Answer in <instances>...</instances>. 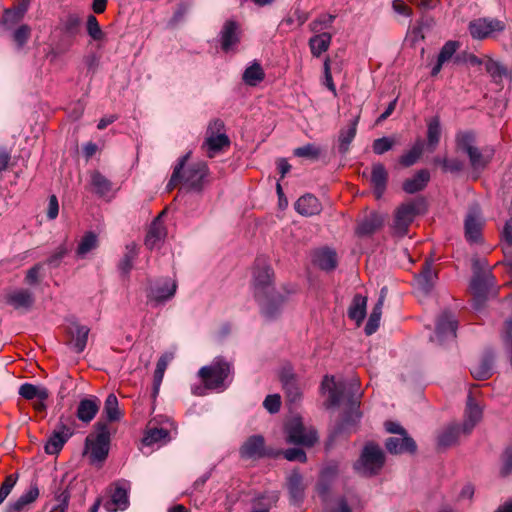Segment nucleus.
<instances>
[{"label":"nucleus","mask_w":512,"mask_h":512,"mask_svg":"<svg viewBox=\"0 0 512 512\" xmlns=\"http://www.w3.org/2000/svg\"><path fill=\"white\" fill-rule=\"evenodd\" d=\"M394 145L395 140L393 138L384 136L373 141L372 150L376 155H383L390 151Z\"/></svg>","instance_id":"obj_61"},{"label":"nucleus","mask_w":512,"mask_h":512,"mask_svg":"<svg viewBox=\"0 0 512 512\" xmlns=\"http://www.w3.org/2000/svg\"><path fill=\"white\" fill-rule=\"evenodd\" d=\"M457 152L468 157L473 172L481 174L491 163L495 150L492 146L478 147L477 135L473 130H459L455 134Z\"/></svg>","instance_id":"obj_2"},{"label":"nucleus","mask_w":512,"mask_h":512,"mask_svg":"<svg viewBox=\"0 0 512 512\" xmlns=\"http://www.w3.org/2000/svg\"><path fill=\"white\" fill-rule=\"evenodd\" d=\"M72 435L73 430L64 423L63 416H61L56 429L50 435L44 446L45 452L49 455L58 454Z\"/></svg>","instance_id":"obj_16"},{"label":"nucleus","mask_w":512,"mask_h":512,"mask_svg":"<svg viewBox=\"0 0 512 512\" xmlns=\"http://www.w3.org/2000/svg\"><path fill=\"white\" fill-rule=\"evenodd\" d=\"M103 414L109 422L119 421L122 413L119 410V402L115 394L110 393L104 403Z\"/></svg>","instance_id":"obj_50"},{"label":"nucleus","mask_w":512,"mask_h":512,"mask_svg":"<svg viewBox=\"0 0 512 512\" xmlns=\"http://www.w3.org/2000/svg\"><path fill=\"white\" fill-rule=\"evenodd\" d=\"M286 442L289 444L312 447L318 440L313 430L306 431L301 417H293L284 428Z\"/></svg>","instance_id":"obj_8"},{"label":"nucleus","mask_w":512,"mask_h":512,"mask_svg":"<svg viewBox=\"0 0 512 512\" xmlns=\"http://www.w3.org/2000/svg\"><path fill=\"white\" fill-rule=\"evenodd\" d=\"M82 18L76 13H69L59 21L58 29L67 38L73 39L81 34Z\"/></svg>","instance_id":"obj_31"},{"label":"nucleus","mask_w":512,"mask_h":512,"mask_svg":"<svg viewBox=\"0 0 512 512\" xmlns=\"http://www.w3.org/2000/svg\"><path fill=\"white\" fill-rule=\"evenodd\" d=\"M441 166L444 172L459 173L464 169V162L458 158H443Z\"/></svg>","instance_id":"obj_64"},{"label":"nucleus","mask_w":512,"mask_h":512,"mask_svg":"<svg viewBox=\"0 0 512 512\" xmlns=\"http://www.w3.org/2000/svg\"><path fill=\"white\" fill-rule=\"evenodd\" d=\"M436 25L435 18L427 13H422L412 29L413 42L423 41L425 34L433 30Z\"/></svg>","instance_id":"obj_36"},{"label":"nucleus","mask_w":512,"mask_h":512,"mask_svg":"<svg viewBox=\"0 0 512 512\" xmlns=\"http://www.w3.org/2000/svg\"><path fill=\"white\" fill-rule=\"evenodd\" d=\"M335 15L332 14H321L316 19L310 22L309 29L313 33H322L323 29H328L332 27V24L335 20Z\"/></svg>","instance_id":"obj_56"},{"label":"nucleus","mask_w":512,"mask_h":512,"mask_svg":"<svg viewBox=\"0 0 512 512\" xmlns=\"http://www.w3.org/2000/svg\"><path fill=\"white\" fill-rule=\"evenodd\" d=\"M424 145L425 143L423 140H416L411 149L399 157V163L403 167H410L414 165L421 157L424 150Z\"/></svg>","instance_id":"obj_48"},{"label":"nucleus","mask_w":512,"mask_h":512,"mask_svg":"<svg viewBox=\"0 0 512 512\" xmlns=\"http://www.w3.org/2000/svg\"><path fill=\"white\" fill-rule=\"evenodd\" d=\"M312 262L323 271H332L338 265L337 253L329 247L316 249L312 254Z\"/></svg>","instance_id":"obj_23"},{"label":"nucleus","mask_w":512,"mask_h":512,"mask_svg":"<svg viewBox=\"0 0 512 512\" xmlns=\"http://www.w3.org/2000/svg\"><path fill=\"white\" fill-rule=\"evenodd\" d=\"M501 467H500V475L501 477H507L512 473V445L507 446L500 457Z\"/></svg>","instance_id":"obj_60"},{"label":"nucleus","mask_w":512,"mask_h":512,"mask_svg":"<svg viewBox=\"0 0 512 512\" xmlns=\"http://www.w3.org/2000/svg\"><path fill=\"white\" fill-rule=\"evenodd\" d=\"M293 154L296 157L317 160L321 154V149L313 143H308L304 146L294 149Z\"/></svg>","instance_id":"obj_58"},{"label":"nucleus","mask_w":512,"mask_h":512,"mask_svg":"<svg viewBox=\"0 0 512 512\" xmlns=\"http://www.w3.org/2000/svg\"><path fill=\"white\" fill-rule=\"evenodd\" d=\"M321 388L328 391V408L340 405L345 392V384L343 382L336 383L334 376L326 375L321 383Z\"/></svg>","instance_id":"obj_26"},{"label":"nucleus","mask_w":512,"mask_h":512,"mask_svg":"<svg viewBox=\"0 0 512 512\" xmlns=\"http://www.w3.org/2000/svg\"><path fill=\"white\" fill-rule=\"evenodd\" d=\"M465 236L467 241L476 243L481 239L482 223L473 214H468L465 219Z\"/></svg>","instance_id":"obj_46"},{"label":"nucleus","mask_w":512,"mask_h":512,"mask_svg":"<svg viewBox=\"0 0 512 512\" xmlns=\"http://www.w3.org/2000/svg\"><path fill=\"white\" fill-rule=\"evenodd\" d=\"M139 254V248L135 242L125 246V253L118 263V269L122 275H128L133 268V261Z\"/></svg>","instance_id":"obj_41"},{"label":"nucleus","mask_w":512,"mask_h":512,"mask_svg":"<svg viewBox=\"0 0 512 512\" xmlns=\"http://www.w3.org/2000/svg\"><path fill=\"white\" fill-rule=\"evenodd\" d=\"M233 373V366L223 356H217L213 361L206 366H203L198 371V376L201 378L204 387H195L192 389L193 394L201 396L204 395V390H225L232 379H229Z\"/></svg>","instance_id":"obj_3"},{"label":"nucleus","mask_w":512,"mask_h":512,"mask_svg":"<svg viewBox=\"0 0 512 512\" xmlns=\"http://www.w3.org/2000/svg\"><path fill=\"white\" fill-rule=\"evenodd\" d=\"M97 246V235L94 232L89 231L86 232L82 237L80 243L78 244L76 253L79 257H84L87 253L95 249Z\"/></svg>","instance_id":"obj_54"},{"label":"nucleus","mask_w":512,"mask_h":512,"mask_svg":"<svg viewBox=\"0 0 512 512\" xmlns=\"http://www.w3.org/2000/svg\"><path fill=\"white\" fill-rule=\"evenodd\" d=\"M500 337L507 357L512 364V313L511 316L504 321Z\"/></svg>","instance_id":"obj_53"},{"label":"nucleus","mask_w":512,"mask_h":512,"mask_svg":"<svg viewBox=\"0 0 512 512\" xmlns=\"http://www.w3.org/2000/svg\"><path fill=\"white\" fill-rule=\"evenodd\" d=\"M382 306H383V298L380 297L377 303L374 305L372 312L368 318V321L365 325L364 331L366 335L374 334L380 325V319L382 315Z\"/></svg>","instance_id":"obj_51"},{"label":"nucleus","mask_w":512,"mask_h":512,"mask_svg":"<svg viewBox=\"0 0 512 512\" xmlns=\"http://www.w3.org/2000/svg\"><path fill=\"white\" fill-rule=\"evenodd\" d=\"M295 210L302 216H313L321 212V204L317 197L307 193L301 196L294 204Z\"/></svg>","instance_id":"obj_33"},{"label":"nucleus","mask_w":512,"mask_h":512,"mask_svg":"<svg viewBox=\"0 0 512 512\" xmlns=\"http://www.w3.org/2000/svg\"><path fill=\"white\" fill-rule=\"evenodd\" d=\"M385 460V454L380 446L374 442H369L363 447L354 468L363 476L372 477L380 473L385 465Z\"/></svg>","instance_id":"obj_6"},{"label":"nucleus","mask_w":512,"mask_h":512,"mask_svg":"<svg viewBox=\"0 0 512 512\" xmlns=\"http://www.w3.org/2000/svg\"><path fill=\"white\" fill-rule=\"evenodd\" d=\"M129 487L127 483H116L112 492L111 499L104 503V509L107 512L124 511L129 507Z\"/></svg>","instance_id":"obj_20"},{"label":"nucleus","mask_w":512,"mask_h":512,"mask_svg":"<svg viewBox=\"0 0 512 512\" xmlns=\"http://www.w3.org/2000/svg\"><path fill=\"white\" fill-rule=\"evenodd\" d=\"M170 441V432L164 428L150 427L148 426L142 442L146 446H152L154 444H166Z\"/></svg>","instance_id":"obj_40"},{"label":"nucleus","mask_w":512,"mask_h":512,"mask_svg":"<svg viewBox=\"0 0 512 512\" xmlns=\"http://www.w3.org/2000/svg\"><path fill=\"white\" fill-rule=\"evenodd\" d=\"M370 183L376 199H381L387 189L388 172L382 163L372 165Z\"/></svg>","instance_id":"obj_24"},{"label":"nucleus","mask_w":512,"mask_h":512,"mask_svg":"<svg viewBox=\"0 0 512 512\" xmlns=\"http://www.w3.org/2000/svg\"><path fill=\"white\" fill-rule=\"evenodd\" d=\"M434 257L435 253L432 251L429 256L425 258L420 272L415 275L417 287L425 295H428L432 292L438 279V272L433 269V264L435 261Z\"/></svg>","instance_id":"obj_14"},{"label":"nucleus","mask_w":512,"mask_h":512,"mask_svg":"<svg viewBox=\"0 0 512 512\" xmlns=\"http://www.w3.org/2000/svg\"><path fill=\"white\" fill-rule=\"evenodd\" d=\"M385 216L379 212L372 211L366 214L355 228V233L359 237H367L374 234L384 225Z\"/></svg>","instance_id":"obj_21"},{"label":"nucleus","mask_w":512,"mask_h":512,"mask_svg":"<svg viewBox=\"0 0 512 512\" xmlns=\"http://www.w3.org/2000/svg\"><path fill=\"white\" fill-rule=\"evenodd\" d=\"M162 212L150 224L145 236L144 244L149 250H153L160 242H162L167 234L166 228L162 221Z\"/></svg>","instance_id":"obj_27"},{"label":"nucleus","mask_w":512,"mask_h":512,"mask_svg":"<svg viewBox=\"0 0 512 512\" xmlns=\"http://www.w3.org/2000/svg\"><path fill=\"white\" fill-rule=\"evenodd\" d=\"M177 288L176 280L169 277L159 278L147 288V302L153 307L164 305L175 296Z\"/></svg>","instance_id":"obj_7"},{"label":"nucleus","mask_w":512,"mask_h":512,"mask_svg":"<svg viewBox=\"0 0 512 512\" xmlns=\"http://www.w3.org/2000/svg\"><path fill=\"white\" fill-rule=\"evenodd\" d=\"M230 143V139L225 133L217 135L206 134L205 140L202 144V149L205 150L206 155L209 158H214L224 148H228Z\"/></svg>","instance_id":"obj_29"},{"label":"nucleus","mask_w":512,"mask_h":512,"mask_svg":"<svg viewBox=\"0 0 512 512\" xmlns=\"http://www.w3.org/2000/svg\"><path fill=\"white\" fill-rule=\"evenodd\" d=\"M242 30L240 24L233 20H226L219 32V44L224 53H234L241 42Z\"/></svg>","instance_id":"obj_13"},{"label":"nucleus","mask_w":512,"mask_h":512,"mask_svg":"<svg viewBox=\"0 0 512 512\" xmlns=\"http://www.w3.org/2000/svg\"><path fill=\"white\" fill-rule=\"evenodd\" d=\"M385 448L391 454H414L417 444L411 436L389 437L385 441Z\"/></svg>","instance_id":"obj_25"},{"label":"nucleus","mask_w":512,"mask_h":512,"mask_svg":"<svg viewBox=\"0 0 512 512\" xmlns=\"http://www.w3.org/2000/svg\"><path fill=\"white\" fill-rule=\"evenodd\" d=\"M460 428L457 424L446 426L437 436V446L439 448H448L454 445L459 437Z\"/></svg>","instance_id":"obj_43"},{"label":"nucleus","mask_w":512,"mask_h":512,"mask_svg":"<svg viewBox=\"0 0 512 512\" xmlns=\"http://www.w3.org/2000/svg\"><path fill=\"white\" fill-rule=\"evenodd\" d=\"M331 41L332 34L328 32L315 33L308 42L312 56L320 57L322 53L329 49Z\"/></svg>","instance_id":"obj_38"},{"label":"nucleus","mask_w":512,"mask_h":512,"mask_svg":"<svg viewBox=\"0 0 512 512\" xmlns=\"http://www.w3.org/2000/svg\"><path fill=\"white\" fill-rule=\"evenodd\" d=\"M427 209V201L423 196H417L401 203L394 211L391 224L392 235L399 238L405 237L415 218L419 215H424Z\"/></svg>","instance_id":"obj_4"},{"label":"nucleus","mask_w":512,"mask_h":512,"mask_svg":"<svg viewBox=\"0 0 512 512\" xmlns=\"http://www.w3.org/2000/svg\"><path fill=\"white\" fill-rule=\"evenodd\" d=\"M243 459H259L266 455L265 439L262 435H252L246 439L239 449Z\"/></svg>","instance_id":"obj_22"},{"label":"nucleus","mask_w":512,"mask_h":512,"mask_svg":"<svg viewBox=\"0 0 512 512\" xmlns=\"http://www.w3.org/2000/svg\"><path fill=\"white\" fill-rule=\"evenodd\" d=\"M190 157V152L186 153L185 155L181 156L176 165L174 166L171 178L169 182L167 183L166 189L167 191L173 190L176 185L180 182H182V170L184 169L187 160Z\"/></svg>","instance_id":"obj_55"},{"label":"nucleus","mask_w":512,"mask_h":512,"mask_svg":"<svg viewBox=\"0 0 512 512\" xmlns=\"http://www.w3.org/2000/svg\"><path fill=\"white\" fill-rule=\"evenodd\" d=\"M209 174V168L206 162L199 161L188 166L182 171V182L190 191L200 193L205 185Z\"/></svg>","instance_id":"obj_12"},{"label":"nucleus","mask_w":512,"mask_h":512,"mask_svg":"<svg viewBox=\"0 0 512 512\" xmlns=\"http://www.w3.org/2000/svg\"><path fill=\"white\" fill-rule=\"evenodd\" d=\"M86 31H87V34L94 41H101L105 38V33L102 31L97 18L93 14H89L87 16Z\"/></svg>","instance_id":"obj_57"},{"label":"nucleus","mask_w":512,"mask_h":512,"mask_svg":"<svg viewBox=\"0 0 512 512\" xmlns=\"http://www.w3.org/2000/svg\"><path fill=\"white\" fill-rule=\"evenodd\" d=\"M488 264L485 259L475 258L472 261L473 277L470 288L473 294L488 295L489 288L493 285L494 276L490 271H485Z\"/></svg>","instance_id":"obj_10"},{"label":"nucleus","mask_w":512,"mask_h":512,"mask_svg":"<svg viewBox=\"0 0 512 512\" xmlns=\"http://www.w3.org/2000/svg\"><path fill=\"white\" fill-rule=\"evenodd\" d=\"M367 297L361 294L354 295L351 305L348 308V317L360 325L366 316Z\"/></svg>","instance_id":"obj_39"},{"label":"nucleus","mask_w":512,"mask_h":512,"mask_svg":"<svg viewBox=\"0 0 512 512\" xmlns=\"http://www.w3.org/2000/svg\"><path fill=\"white\" fill-rule=\"evenodd\" d=\"M65 331L68 336L66 344L77 354L82 353L87 345L90 328L81 324L75 317L67 319Z\"/></svg>","instance_id":"obj_11"},{"label":"nucleus","mask_w":512,"mask_h":512,"mask_svg":"<svg viewBox=\"0 0 512 512\" xmlns=\"http://www.w3.org/2000/svg\"><path fill=\"white\" fill-rule=\"evenodd\" d=\"M361 418V413L358 410H350L345 412L340 423H338L333 434L340 435L349 431L350 427L354 426Z\"/></svg>","instance_id":"obj_52"},{"label":"nucleus","mask_w":512,"mask_h":512,"mask_svg":"<svg viewBox=\"0 0 512 512\" xmlns=\"http://www.w3.org/2000/svg\"><path fill=\"white\" fill-rule=\"evenodd\" d=\"M286 488L291 505L300 506L305 499L304 478L299 470H293L286 478Z\"/></svg>","instance_id":"obj_17"},{"label":"nucleus","mask_w":512,"mask_h":512,"mask_svg":"<svg viewBox=\"0 0 512 512\" xmlns=\"http://www.w3.org/2000/svg\"><path fill=\"white\" fill-rule=\"evenodd\" d=\"M427 123V148L429 151L433 152L438 146L441 134L442 127L440 117L435 115L426 121Z\"/></svg>","instance_id":"obj_37"},{"label":"nucleus","mask_w":512,"mask_h":512,"mask_svg":"<svg viewBox=\"0 0 512 512\" xmlns=\"http://www.w3.org/2000/svg\"><path fill=\"white\" fill-rule=\"evenodd\" d=\"M19 395L26 400H33L35 398L44 401L49 397V391L45 387H39L31 383H24L19 387Z\"/></svg>","instance_id":"obj_44"},{"label":"nucleus","mask_w":512,"mask_h":512,"mask_svg":"<svg viewBox=\"0 0 512 512\" xmlns=\"http://www.w3.org/2000/svg\"><path fill=\"white\" fill-rule=\"evenodd\" d=\"M485 69L495 83H500L503 78L512 80V70L499 61L489 59L485 63Z\"/></svg>","instance_id":"obj_42"},{"label":"nucleus","mask_w":512,"mask_h":512,"mask_svg":"<svg viewBox=\"0 0 512 512\" xmlns=\"http://www.w3.org/2000/svg\"><path fill=\"white\" fill-rule=\"evenodd\" d=\"M466 419L463 424V431L465 433H470L474 428L476 423L480 421L482 417V410L480 406L475 402L472 394L469 393L467 397V407H466Z\"/></svg>","instance_id":"obj_35"},{"label":"nucleus","mask_w":512,"mask_h":512,"mask_svg":"<svg viewBox=\"0 0 512 512\" xmlns=\"http://www.w3.org/2000/svg\"><path fill=\"white\" fill-rule=\"evenodd\" d=\"M91 185L95 194L101 197L108 194L112 189V182L97 170L91 173Z\"/></svg>","instance_id":"obj_49"},{"label":"nucleus","mask_w":512,"mask_h":512,"mask_svg":"<svg viewBox=\"0 0 512 512\" xmlns=\"http://www.w3.org/2000/svg\"><path fill=\"white\" fill-rule=\"evenodd\" d=\"M359 116L352 119L347 128H342L338 136V152L341 155H346L349 151L351 142L354 140L357 133V125Z\"/></svg>","instance_id":"obj_34"},{"label":"nucleus","mask_w":512,"mask_h":512,"mask_svg":"<svg viewBox=\"0 0 512 512\" xmlns=\"http://www.w3.org/2000/svg\"><path fill=\"white\" fill-rule=\"evenodd\" d=\"M18 480V474H10L6 476L4 482L0 487V504L4 502L7 496L11 493L13 487Z\"/></svg>","instance_id":"obj_63"},{"label":"nucleus","mask_w":512,"mask_h":512,"mask_svg":"<svg viewBox=\"0 0 512 512\" xmlns=\"http://www.w3.org/2000/svg\"><path fill=\"white\" fill-rule=\"evenodd\" d=\"M495 354L489 349L486 350L480 362L471 368L472 376L477 380H487L494 373Z\"/></svg>","instance_id":"obj_28"},{"label":"nucleus","mask_w":512,"mask_h":512,"mask_svg":"<svg viewBox=\"0 0 512 512\" xmlns=\"http://www.w3.org/2000/svg\"><path fill=\"white\" fill-rule=\"evenodd\" d=\"M100 408V401L97 397L82 399L77 407L76 416L83 423L91 422Z\"/></svg>","instance_id":"obj_32"},{"label":"nucleus","mask_w":512,"mask_h":512,"mask_svg":"<svg viewBox=\"0 0 512 512\" xmlns=\"http://www.w3.org/2000/svg\"><path fill=\"white\" fill-rule=\"evenodd\" d=\"M457 328L458 321L450 312L444 311L438 317L435 326V335L439 343H443L447 339H454L456 337Z\"/></svg>","instance_id":"obj_19"},{"label":"nucleus","mask_w":512,"mask_h":512,"mask_svg":"<svg viewBox=\"0 0 512 512\" xmlns=\"http://www.w3.org/2000/svg\"><path fill=\"white\" fill-rule=\"evenodd\" d=\"M460 44L458 41L449 40L447 41L443 47L441 48L437 59L440 61V63H445L448 60H450L457 49L459 48Z\"/></svg>","instance_id":"obj_62"},{"label":"nucleus","mask_w":512,"mask_h":512,"mask_svg":"<svg viewBox=\"0 0 512 512\" xmlns=\"http://www.w3.org/2000/svg\"><path fill=\"white\" fill-rule=\"evenodd\" d=\"M254 297L260 305L261 314L268 320L281 312L286 298L274 287V270L263 256L257 257L253 267Z\"/></svg>","instance_id":"obj_1"},{"label":"nucleus","mask_w":512,"mask_h":512,"mask_svg":"<svg viewBox=\"0 0 512 512\" xmlns=\"http://www.w3.org/2000/svg\"><path fill=\"white\" fill-rule=\"evenodd\" d=\"M111 444V432L108 424L97 421L94 425V433L85 439V453L88 454L91 465L102 467L108 458Z\"/></svg>","instance_id":"obj_5"},{"label":"nucleus","mask_w":512,"mask_h":512,"mask_svg":"<svg viewBox=\"0 0 512 512\" xmlns=\"http://www.w3.org/2000/svg\"><path fill=\"white\" fill-rule=\"evenodd\" d=\"M430 181V172L427 169L418 170L413 177L406 179L402 189L407 194H415L426 188Z\"/></svg>","instance_id":"obj_30"},{"label":"nucleus","mask_w":512,"mask_h":512,"mask_svg":"<svg viewBox=\"0 0 512 512\" xmlns=\"http://www.w3.org/2000/svg\"><path fill=\"white\" fill-rule=\"evenodd\" d=\"M5 300L15 310L27 313L34 307L35 295L29 289L19 288L8 293Z\"/></svg>","instance_id":"obj_18"},{"label":"nucleus","mask_w":512,"mask_h":512,"mask_svg":"<svg viewBox=\"0 0 512 512\" xmlns=\"http://www.w3.org/2000/svg\"><path fill=\"white\" fill-rule=\"evenodd\" d=\"M278 500L279 496L277 492L261 494L253 499L251 512H269Z\"/></svg>","instance_id":"obj_45"},{"label":"nucleus","mask_w":512,"mask_h":512,"mask_svg":"<svg viewBox=\"0 0 512 512\" xmlns=\"http://www.w3.org/2000/svg\"><path fill=\"white\" fill-rule=\"evenodd\" d=\"M31 36V28L27 24L20 25L12 34V39L18 49L24 47Z\"/></svg>","instance_id":"obj_59"},{"label":"nucleus","mask_w":512,"mask_h":512,"mask_svg":"<svg viewBox=\"0 0 512 512\" xmlns=\"http://www.w3.org/2000/svg\"><path fill=\"white\" fill-rule=\"evenodd\" d=\"M278 378L287 400L290 403L298 402L302 396L300 378L298 374L295 373L291 363L286 362L280 367Z\"/></svg>","instance_id":"obj_9"},{"label":"nucleus","mask_w":512,"mask_h":512,"mask_svg":"<svg viewBox=\"0 0 512 512\" xmlns=\"http://www.w3.org/2000/svg\"><path fill=\"white\" fill-rule=\"evenodd\" d=\"M468 29L473 39L482 40L494 32L504 31L505 24L498 19L478 18L469 23Z\"/></svg>","instance_id":"obj_15"},{"label":"nucleus","mask_w":512,"mask_h":512,"mask_svg":"<svg viewBox=\"0 0 512 512\" xmlns=\"http://www.w3.org/2000/svg\"><path fill=\"white\" fill-rule=\"evenodd\" d=\"M265 78V73L260 63L254 61L248 66L242 75V80L246 85L256 86Z\"/></svg>","instance_id":"obj_47"}]
</instances>
